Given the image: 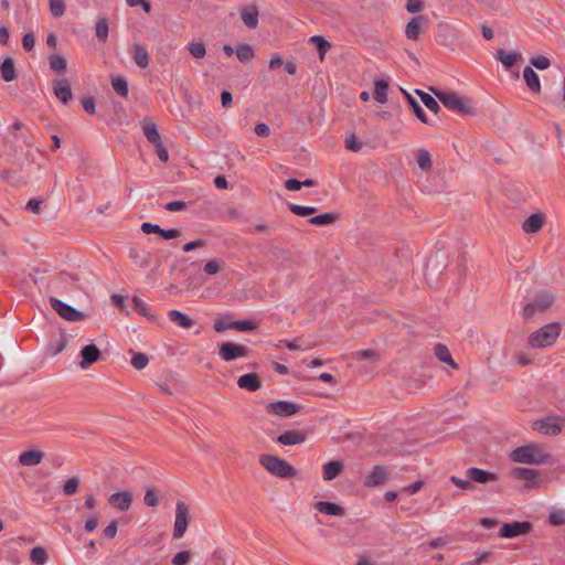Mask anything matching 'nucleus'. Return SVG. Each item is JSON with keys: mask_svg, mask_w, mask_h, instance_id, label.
Here are the masks:
<instances>
[{"mask_svg": "<svg viewBox=\"0 0 565 565\" xmlns=\"http://www.w3.org/2000/svg\"><path fill=\"white\" fill-rule=\"evenodd\" d=\"M547 457L548 454L537 444L520 446L510 454L512 461L526 465H542L546 461Z\"/></svg>", "mask_w": 565, "mask_h": 565, "instance_id": "1", "label": "nucleus"}, {"mask_svg": "<svg viewBox=\"0 0 565 565\" xmlns=\"http://www.w3.org/2000/svg\"><path fill=\"white\" fill-rule=\"evenodd\" d=\"M259 463L270 475L281 479H289L297 476V469L294 466L275 455H260Z\"/></svg>", "mask_w": 565, "mask_h": 565, "instance_id": "2", "label": "nucleus"}, {"mask_svg": "<svg viewBox=\"0 0 565 565\" xmlns=\"http://www.w3.org/2000/svg\"><path fill=\"white\" fill-rule=\"evenodd\" d=\"M561 333V324L552 322L532 332L527 338L531 348L543 349L555 343Z\"/></svg>", "mask_w": 565, "mask_h": 565, "instance_id": "3", "label": "nucleus"}, {"mask_svg": "<svg viewBox=\"0 0 565 565\" xmlns=\"http://www.w3.org/2000/svg\"><path fill=\"white\" fill-rule=\"evenodd\" d=\"M533 430L551 437L558 436L565 427V416L548 415L531 423Z\"/></svg>", "mask_w": 565, "mask_h": 565, "instance_id": "4", "label": "nucleus"}, {"mask_svg": "<svg viewBox=\"0 0 565 565\" xmlns=\"http://www.w3.org/2000/svg\"><path fill=\"white\" fill-rule=\"evenodd\" d=\"M438 100L449 110L462 114L470 115L473 114L475 109L470 105V100L459 96L456 93H446L439 90H433Z\"/></svg>", "mask_w": 565, "mask_h": 565, "instance_id": "5", "label": "nucleus"}, {"mask_svg": "<svg viewBox=\"0 0 565 565\" xmlns=\"http://www.w3.org/2000/svg\"><path fill=\"white\" fill-rule=\"evenodd\" d=\"M189 525V509L183 501L175 504V521L173 527V539H181Z\"/></svg>", "mask_w": 565, "mask_h": 565, "instance_id": "6", "label": "nucleus"}, {"mask_svg": "<svg viewBox=\"0 0 565 565\" xmlns=\"http://www.w3.org/2000/svg\"><path fill=\"white\" fill-rule=\"evenodd\" d=\"M218 354L224 361L232 362L239 358H246L249 354V349L242 344L223 342L220 345Z\"/></svg>", "mask_w": 565, "mask_h": 565, "instance_id": "7", "label": "nucleus"}, {"mask_svg": "<svg viewBox=\"0 0 565 565\" xmlns=\"http://www.w3.org/2000/svg\"><path fill=\"white\" fill-rule=\"evenodd\" d=\"M51 307L67 321H81L84 319V313L76 310L74 307L63 302L62 300L51 297Z\"/></svg>", "mask_w": 565, "mask_h": 565, "instance_id": "8", "label": "nucleus"}, {"mask_svg": "<svg viewBox=\"0 0 565 565\" xmlns=\"http://www.w3.org/2000/svg\"><path fill=\"white\" fill-rule=\"evenodd\" d=\"M301 406L294 402L288 401H277L271 402L266 405V409L269 414L279 416V417H290L297 414L300 411Z\"/></svg>", "mask_w": 565, "mask_h": 565, "instance_id": "9", "label": "nucleus"}, {"mask_svg": "<svg viewBox=\"0 0 565 565\" xmlns=\"http://www.w3.org/2000/svg\"><path fill=\"white\" fill-rule=\"evenodd\" d=\"M532 530V524L527 521L504 523L499 531L501 537L512 539L519 535L527 534Z\"/></svg>", "mask_w": 565, "mask_h": 565, "instance_id": "10", "label": "nucleus"}, {"mask_svg": "<svg viewBox=\"0 0 565 565\" xmlns=\"http://www.w3.org/2000/svg\"><path fill=\"white\" fill-rule=\"evenodd\" d=\"M100 350L95 344H87L82 348L79 352L81 369L85 370L90 366L93 363L97 362L100 359Z\"/></svg>", "mask_w": 565, "mask_h": 565, "instance_id": "11", "label": "nucleus"}, {"mask_svg": "<svg viewBox=\"0 0 565 565\" xmlns=\"http://www.w3.org/2000/svg\"><path fill=\"white\" fill-rule=\"evenodd\" d=\"M108 503L118 511H127L132 503V494L129 491H119L110 494Z\"/></svg>", "mask_w": 565, "mask_h": 565, "instance_id": "12", "label": "nucleus"}, {"mask_svg": "<svg viewBox=\"0 0 565 565\" xmlns=\"http://www.w3.org/2000/svg\"><path fill=\"white\" fill-rule=\"evenodd\" d=\"M387 470L383 466L376 465L373 467L372 471L365 478L364 486L370 488L379 487L384 484L387 481Z\"/></svg>", "mask_w": 565, "mask_h": 565, "instance_id": "13", "label": "nucleus"}, {"mask_svg": "<svg viewBox=\"0 0 565 565\" xmlns=\"http://www.w3.org/2000/svg\"><path fill=\"white\" fill-rule=\"evenodd\" d=\"M307 436L303 430H286L277 437V441L284 446L301 445L306 441Z\"/></svg>", "mask_w": 565, "mask_h": 565, "instance_id": "14", "label": "nucleus"}, {"mask_svg": "<svg viewBox=\"0 0 565 565\" xmlns=\"http://www.w3.org/2000/svg\"><path fill=\"white\" fill-rule=\"evenodd\" d=\"M466 476L469 480L482 484L498 481V476L495 473L486 471L477 467L468 468L466 471Z\"/></svg>", "mask_w": 565, "mask_h": 565, "instance_id": "15", "label": "nucleus"}, {"mask_svg": "<svg viewBox=\"0 0 565 565\" xmlns=\"http://www.w3.org/2000/svg\"><path fill=\"white\" fill-rule=\"evenodd\" d=\"M53 90L56 98L64 105H67L73 98L70 83L65 78L55 81L53 83Z\"/></svg>", "mask_w": 565, "mask_h": 565, "instance_id": "16", "label": "nucleus"}, {"mask_svg": "<svg viewBox=\"0 0 565 565\" xmlns=\"http://www.w3.org/2000/svg\"><path fill=\"white\" fill-rule=\"evenodd\" d=\"M239 15L243 23L249 28L255 29L258 25V9L255 4L245 6L239 9Z\"/></svg>", "mask_w": 565, "mask_h": 565, "instance_id": "17", "label": "nucleus"}, {"mask_svg": "<svg viewBox=\"0 0 565 565\" xmlns=\"http://www.w3.org/2000/svg\"><path fill=\"white\" fill-rule=\"evenodd\" d=\"M237 385L248 392H256L262 387V382L256 373H247L238 377Z\"/></svg>", "mask_w": 565, "mask_h": 565, "instance_id": "18", "label": "nucleus"}, {"mask_svg": "<svg viewBox=\"0 0 565 565\" xmlns=\"http://www.w3.org/2000/svg\"><path fill=\"white\" fill-rule=\"evenodd\" d=\"M427 19L423 15L413 18L406 25L405 35L408 40L416 41L419 38L422 28L426 24Z\"/></svg>", "mask_w": 565, "mask_h": 565, "instance_id": "19", "label": "nucleus"}, {"mask_svg": "<svg viewBox=\"0 0 565 565\" xmlns=\"http://www.w3.org/2000/svg\"><path fill=\"white\" fill-rule=\"evenodd\" d=\"M44 458V452L41 450H26L19 456V463L24 467H33L41 463Z\"/></svg>", "mask_w": 565, "mask_h": 565, "instance_id": "20", "label": "nucleus"}, {"mask_svg": "<svg viewBox=\"0 0 565 565\" xmlns=\"http://www.w3.org/2000/svg\"><path fill=\"white\" fill-rule=\"evenodd\" d=\"M315 509L318 512L324 513L327 515L343 516L345 514V511L341 505L333 503V502H328V501L316 502Z\"/></svg>", "mask_w": 565, "mask_h": 565, "instance_id": "21", "label": "nucleus"}, {"mask_svg": "<svg viewBox=\"0 0 565 565\" xmlns=\"http://www.w3.org/2000/svg\"><path fill=\"white\" fill-rule=\"evenodd\" d=\"M544 224V216L541 213L530 215L522 224L525 233L532 234L539 232Z\"/></svg>", "mask_w": 565, "mask_h": 565, "instance_id": "22", "label": "nucleus"}, {"mask_svg": "<svg viewBox=\"0 0 565 565\" xmlns=\"http://www.w3.org/2000/svg\"><path fill=\"white\" fill-rule=\"evenodd\" d=\"M132 60L140 68H146L149 65V54L142 44L136 43L131 50Z\"/></svg>", "mask_w": 565, "mask_h": 565, "instance_id": "23", "label": "nucleus"}, {"mask_svg": "<svg viewBox=\"0 0 565 565\" xmlns=\"http://www.w3.org/2000/svg\"><path fill=\"white\" fill-rule=\"evenodd\" d=\"M343 469V465L341 461H329L322 466V478L324 481H331L335 479L341 470Z\"/></svg>", "mask_w": 565, "mask_h": 565, "instance_id": "24", "label": "nucleus"}, {"mask_svg": "<svg viewBox=\"0 0 565 565\" xmlns=\"http://www.w3.org/2000/svg\"><path fill=\"white\" fill-rule=\"evenodd\" d=\"M0 74L4 82H12L17 78L14 61L12 57H4L2 64L0 65Z\"/></svg>", "mask_w": 565, "mask_h": 565, "instance_id": "25", "label": "nucleus"}, {"mask_svg": "<svg viewBox=\"0 0 565 565\" xmlns=\"http://www.w3.org/2000/svg\"><path fill=\"white\" fill-rule=\"evenodd\" d=\"M523 78L526 83V86L533 92V93H540L541 92V82L539 78V75L533 71L532 67L526 66L523 71Z\"/></svg>", "mask_w": 565, "mask_h": 565, "instance_id": "26", "label": "nucleus"}, {"mask_svg": "<svg viewBox=\"0 0 565 565\" xmlns=\"http://www.w3.org/2000/svg\"><path fill=\"white\" fill-rule=\"evenodd\" d=\"M403 93L405 94V96L407 98V102H408V104L411 106V109L415 114V116L423 124L434 126V124L430 122V120L428 119L427 115L425 114V111L422 108V106L419 105V103L413 96H411L407 92L403 90Z\"/></svg>", "mask_w": 565, "mask_h": 565, "instance_id": "27", "label": "nucleus"}, {"mask_svg": "<svg viewBox=\"0 0 565 565\" xmlns=\"http://www.w3.org/2000/svg\"><path fill=\"white\" fill-rule=\"evenodd\" d=\"M554 301L555 296L552 292L542 291L535 296L533 303L540 311H545L552 307Z\"/></svg>", "mask_w": 565, "mask_h": 565, "instance_id": "28", "label": "nucleus"}, {"mask_svg": "<svg viewBox=\"0 0 565 565\" xmlns=\"http://www.w3.org/2000/svg\"><path fill=\"white\" fill-rule=\"evenodd\" d=\"M522 55L515 52H507L503 49H500L495 53V58L500 61L507 68L512 67L518 60H520Z\"/></svg>", "mask_w": 565, "mask_h": 565, "instance_id": "29", "label": "nucleus"}, {"mask_svg": "<svg viewBox=\"0 0 565 565\" xmlns=\"http://www.w3.org/2000/svg\"><path fill=\"white\" fill-rule=\"evenodd\" d=\"M388 83L383 78H377L374 82V98L380 104L387 102Z\"/></svg>", "mask_w": 565, "mask_h": 565, "instance_id": "30", "label": "nucleus"}, {"mask_svg": "<svg viewBox=\"0 0 565 565\" xmlns=\"http://www.w3.org/2000/svg\"><path fill=\"white\" fill-rule=\"evenodd\" d=\"M415 159L422 171L428 172L433 168L431 156L426 149H418Z\"/></svg>", "mask_w": 565, "mask_h": 565, "instance_id": "31", "label": "nucleus"}, {"mask_svg": "<svg viewBox=\"0 0 565 565\" xmlns=\"http://www.w3.org/2000/svg\"><path fill=\"white\" fill-rule=\"evenodd\" d=\"M142 131L147 140L153 146L159 145L161 141V136L154 122H146L142 126Z\"/></svg>", "mask_w": 565, "mask_h": 565, "instance_id": "32", "label": "nucleus"}, {"mask_svg": "<svg viewBox=\"0 0 565 565\" xmlns=\"http://www.w3.org/2000/svg\"><path fill=\"white\" fill-rule=\"evenodd\" d=\"M168 317L170 321L178 323L184 329H189L194 324V321L191 318L179 310H170L168 312Z\"/></svg>", "mask_w": 565, "mask_h": 565, "instance_id": "33", "label": "nucleus"}, {"mask_svg": "<svg viewBox=\"0 0 565 565\" xmlns=\"http://www.w3.org/2000/svg\"><path fill=\"white\" fill-rule=\"evenodd\" d=\"M110 83L113 89L121 97H127L129 93L128 82L120 75L111 76Z\"/></svg>", "mask_w": 565, "mask_h": 565, "instance_id": "34", "label": "nucleus"}, {"mask_svg": "<svg viewBox=\"0 0 565 565\" xmlns=\"http://www.w3.org/2000/svg\"><path fill=\"white\" fill-rule=\"evenodd\" d=\"M109 26L106 17H99L95 24V34L99 42L105 43L108 39Z\"/></svg>", "mask_w": 565, "mask_h": 565, "instance_id": "35", "label": "nucleus"}, {"mask_svg": "<svg viewBox=\"0 0 565 565\" xmlns=\"http://www.w3.org/2000/svg\"><path fill=\"white\" fill-rule=\"evenodd\" d=\"M511 476L516 480H534L539 476V471L531 468L516 467L512 469Z\"/></svg>", "mask_w": 565, "mask_h": 565, "instance_id": "36", "label": "nucleus"}, {"mask_svg": "<svg viewBox=\"0 0 565 565\" xmlns=\"http://www.w3.org/2000/svg\"><path fill=\"white\" fill-rule=\"evenodd\" d=\"M435 354L441 361L450 365L452 369H457V363L452 360L448 348L441 343L435 345Z\"/></svg>", "mask_w": 565, "mask_h": 565, "instance_id": "37", "label": "nucleus"}, {"mask_svg": "<svg viewBox=\"0 0 565 565\" xmlns=\"http://www.w3.org/2000/svg\"><path fill=\"white\" fill-rule=\"evenodd\" d=\"M416 93L420 96L422 103L425 105V107L434 113L435 115H438L441 110L438 102L428 93H425L423 90H416Z\"/></svg>", "mask_w": 565, "mask_h": 565, "instance_id": "38", "label": "nucleus"}, {"mask_svg": "<svg viewBox=\"0 0 565 565\" xmlns=\"http://www.w3.org/2000/svg\"><path fill=\"white\" fill-rule=\"evenodd\" d=\"M132 306L134 309L142 317L153 320L154 316L151 313L150 307L147 302H145L141 298L134 296L132 297Z\"/></svg>", "mask_w": 565, "mask_h": 565, "instance_id": "39", "label": "nucleus"}, {"mask_svg": "<svg viewBox=\"0 0 565 565\" xmlns=\"http://www.w3.org/2000/svg\"><path fill=\"white\" fill-rule=\"evenodd\" d=\"M338 218L335 213H323L316 216H312L308 220V223L317 226H326L332 224Z\"/></svg>", "mask_w": 565, "mask_h": 565, "instance_id": "40", "label": "nucleus"}, {"mask_svg": "<svg viewBox=\"0 0 565 565\" xmlns=\"http://www.w3.org/2000/svg\"><path fill=\"white\" fill-rule=\"evenodd\" d=\"M309 41L316 45L320 60H323L326 53L331 47V44L320 35H313L309 39Z\"/></svg>", "mask_w": 565, "mask_h": 565, "instance_id": "41", "label": "nucleus"}, {"mask_svg": "<svg viewBox=\"0 0 565 565\" xmlns=\"http://www.w3.org/2000/svg\"><path fill=\"white\" fill-rule=\"evenodd\" d=\"M50 68L56 73H63L67 67V61L62 55L53 54L49 57Z\"/></svg>", "mask_w": 565, "mask_h": 565, "instance_id": "42", "label": "nucleus"}, {"mask_svg": "<svg viewBox=\"0 0 565 565\" xmlns=\"http://www.w3.org/2000/svg\"><path fill=\"white\" fill-rule=\"evenodd\" d=\"M236 56L242 63L249 62L254 56L253 47L248 44H238L236 47Z\"/></svg>", "mask_w": 565, "mask_h": 565, "instance_id": "43", "label": "nucleus"}, {"mask_svg": "<svg viewBox=\"0 0 565 565\" xmlns=\"http://www.w3.org/2000/svg\"><path fill=\"white\" fill-rule=\"evenodd\" d=\"M30 559L35 565H44L47 561L46 551L41 546H35L31 550Z\"/></svg>", "mask_w": 565, "mask_h": 565, "instance_id": "44", "label": "nucleus"}, {"mask_svg": "<svg viewBox=\"0 0 565 565\" xmlns=\"http://www.w3.org/2000/svg\"><path fill=\"white\" fill-rule=\"evenodd\" d=\"M188 51L196 60L203 58L205 56V54H206V47H205V44L203 42H191V43H189Z\"/></svg>", "mask_w": 565, "mask_h": 565, "instance_id": "45", "label": "nucleus"}, {"mask_svg": "<svg viewBox=\"0 0 565 565\" xmlns=\"http://www.w3.org/2000/svg\"><path fill=\"white\" fill-rule=\"evenodd\" d=\"M79 484L81 480L78 477L70 478L63 486V493L68 497L74 495L77 493Z\"/></svg>", "mask_w": 565, "mask_h": 565, "instance_id": "46", "label": "nucleus"}, {"mask_svg": "<svg viewBox=\"0 0 565 565\" xmlns=\"http://www.w3.org/2000/svg\"><path fill=\"white\" fill-rule=\"evenodd\" d=\"M289 210L298 216L312 215L318 211L316 206H303L298 204H289Z\"/></svg>", "mask_w": 565, "mask_h": 565, "instance_id": "47", "label": "nucleus"}, {"mask_svg": "<svg viewBox=\"0 0 565 565\" xmlns=\"http://www.w3.org/2000/svg\"><path fill=\"white\" fill-rule=\"evenodd\" d=\"M548 523L553 526L565 524V511L561 509L551 511L548 514Z\"/></svg>", "mask_w": 565, "mask_h": 565, "instance_id": "48", "label": "nucleus"}, {"mask_svg": "<svg viewBox=\"0 0 565 565\" xmlns=\"http://www.w3.org/2000/svg\"><path fill=\"white\" fill-rule=\"evenodd\" d=\"M130 363L135 369L142 370L148 365L149 359L145 353L138 352L132 355Z\"/></svg>", "mask_w": 565, "mask_h": 565, "instance_id": "49", "label": "nucleus"}, {"mask_svg": "<svg viewBox=\"0 0 565 565\" xmlns=\"http://www.w3.org/2000/svg\"><path fill=\"white\" fill-rule=\"evenodd\" d=\"M50 11L54 18H60L65 12V4L63 0H49Z\"/></svg>", "mask_w": 565, "mask_h": 565, "instance_id": "50", "label": "nucleus"}, {"mask_svg": "<svg viewBox=\"0 0 565 565\" xmlns=\"http://www.w3.org/2000/svg\"><path fill=\"white\" fill-rule=\"evenodd\" d=\"M231 327H232V329L237 330V331H252V330H255L257 326L253 321L237 320V321L231 322Z\"/></svg>", "mask_w": 565, "mask_h": 565, "instance_id": "51", "label": "nucleus"}, {"mask_svg": "<svg viewBox=\"0 0 565 565\" xmlns=\"http://www.w3.org/2000/svg\"><path fill=\"white\" fill-rule=\"evenodd\" d=\"M143 502L147 507L154 508L159 503V498L153 489L148 488L145 492Z\"/></svg>", "mask_w": 565, "mask_h": 565, "instance_id": "52", "label": "nucleus"}, {"mask_svg": "<svg viewBox=\"0 0 565 565\" xmlns=\"http://www.w3.org/2000/svg\"><path fill=\"white\" fill-rule=\"evenodd\" d=\"M530 63H531V65H533L534 67H536L537 70H541V71L550 67V65H551L550 60L544 55H537V56L531 57Z\"/></svg>", "mask_w": 565, "mask_h": 565, "instance_id": "53", "label": "nucleus"}, {"mask_svg": "<svg viewBox=\"0 0 565 565\" xmlns=\"http://www.w3.org/2000/svg\"><path fill=\"white\" fill-rule=\"evenodd\" d=\"M379 358V354L376 353V351L372 350V349H369V350H361V351H356L354 353V359L355 360H377Z\"/></svg>", "mask_w": 565, "mask_h": 565, "instance_id": "54", "label": "nucleus"}, {"mask_svg": "<svg viewBox=\"0 0 565 565\" xmlns=\"http://www.w3.org/2000/svg\"><path fill=\"white\" fill-rule=\"evenodd\" d=\"M129 256L135 260L137 266L141 268H147L149 266L148 259L141 256L137 250L131 249Z\"/></svg>", "mask_w": 565, "mask_h": 565, "instance_id": "55", "label": "nucleus"}, {"mask_svg": "<svg viewBox=\"0 0 565 565\" xmlns=\"http://www.w3.org/2000/svg\"><path fill=\"white\" fill-rule=\"evenodd\" d=\"M42 203H43V200L36 199V198H32L26 203L25 209L31 211V212H33L34 214H40L41 213Z\"/></svg>", "mask_w": 565, "mask_h": 565, "instance_id": "56", "label": "nucleus"}, {"mask_svg": "<svg viewBox=\"0 0 565 565\" xmlns=\"http://www.w3.org/2000/svg\"><path fill=\"white\" fill-rule=\"evenodd\" d=\"M450 482L455 484L456 487L462 489V490H470L473 488L472 483L469 480L460 479L456 476H451L449 478Z\"/></svg>", "mask_w": 565, "mask_h": 565, "instance_id": "57", "label": "nucleus"}, {"mask_svg": "<svg viewBox=\"0 0 565 565\" xmlns=\"http://www.w3.org/2000/svg\"><path fill=\"white\" fill-rule=\"evenodd\" d=\"M220 270H221V266L216 259H210L204 265V271L209 275H215Z\"/></svg>", "mask_w": 565, "mask_h": 565, "instance_id": "58", "label": "nucleus"}, {"mask_svg": "<svg viewBox=\"0 0 565 565\" xmlns=\"http://www.w3.org/2000/svg\"><path fill=\"white\" fill-rule=\"evenodd\" d=\"M35 39L32 32L25 33L22 38V46L26 52H31L34 47Z\"/></svg>", "mask_w": 565, "mask_h": 565, "instance_id": "59", "label": "nucleus"}, {"mask_svg": "<svg viewBox=\"0 0 565 565\" xmlns=\"http://www.w3.org/2000/svg\"><path fill=\"white\" fill-rule=\"evenodd\" d=\"M190 558V552L183 551L177 553L172 558L173 565H185Z\"/></svg>", "mask_w": 565, "mask_h": 565, "instance_id": "60", "label": "nucleus"}, {"mask_svg": "<svg viewBox=\"0 0 565 565\" xmlns=\"http://www.w3.org/2000/svg\"><path fill=\"white\" fill-rule=\"evenodd\" d=\"M118 523L116 520H113L108 523V525L104 529V535L107 539H114L117 534Z\"/></svg>", "mask_w": 565, "mask_h": 565, "instance_id": "61", "label": "nucleus"}, {"mask_svg": "<svg viewBox=\"0 0 565 565\" xmlns=\"http://www.w3.org/2000/svg\"><path fill=\"white\" fill-rule=\"evenodd\" d=\"M537 308L533 302H529L522 310V317L524 320H530L536 312Z\"/></svg>", "mask_w": 565, "mask_h": 565, "instance_id": "62", "label": "nucleus"}, {"mask_svg": "<svg viewBox=\"0 0 565 565\" xmlns=\"http://www.w3.org/2000/svg\"><path fill=\"white\" fill-rule=\"evenodd\" d=\"M254 130L258 137H268L270 135V128L265 122L256 124Z\"/></svg>", "mask_w": 565, "mask_h": 565, "instance_id": "63", "label": "nucleus"}, {"mask_svg": "<svg viewBox=\"0 0 565 565\" xmlns=\"http://www.w3.org/2000/svg\"><path fill=\"white\" fill-rule=\"evenodd\" d=\"M423 9L420 0H407L406 10L409 13H418Z\"/></svg>", "mask_w": 565, "mask_h": 565, "instance_id": "64", "label": "nucleus"}]
</instances>
